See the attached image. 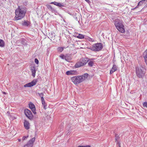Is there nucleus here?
<instances>
[{
    "label": "nucleus",
    "instance_id": "obj_1",
    "mask_svg": "<svg viewBox=\"0 0 147 147\" xmlns=\"http://www.w3.org/2000/svg\"><path fill=\"white\" fill-rule=\"evenodd\" d=\"M26 13L25 8L18 6L15 11L16 16L14 18L16 20H21L24 17Z\"/></svg>",
    "mask_w": 147,
    "mask_h": 147
},
{
    "label": "nucleus",
    "instance_id": "obj_2",
    "mask_svg": "<svg viewBox=\"0 0 147 147\" xmlns=\"http://www.w3.org/2000/svg\"><path fill=\"white\" fill-rule=\"evenodd\" d=\"M136 73L138 77L142 78L144 76L145 72L143 67L142 66H139L136 67Z\"/></svg>",
    "mask_w": 147,
    "mask_h": 147
},
{
    "label": "nucleus",
    "instance_id": "obj_3",
    "mask_svg": "<svg viewBox=\"0 0 147 147\" xmlns=\"http://www.w3.org/2000/svg\"><path fill=\"white\" fill-rule=\"evenodd\" d=\"M115 25L117 29L121 33H124L125 30L124 26L119 20H116L115 21Z\"/></svg>",
    "mask_w": 147,
    "mask_h": 147
},
{
    "label": "nucleus",
    "instance_id": "obj_4",
    "mask_svg": "<svg viewBox=\"0 0 147 147\" xmlns=\"http://www.w3.org/2000/svg\"><path fill=\"white\" fill-rule=\"evenodd\" d=\"M103 47L101 43H97L93 44L92 46H90L88 48L92 51H98L101 50Z\"/></svg>",
    "mask_w": 147,
    "mask_h": 147
},
{
    "label": "nucleus",
    "instance_id": "obj_5",
    "mask_svg": "<svg viewBox=\"0 0 147 147\" xmlns=\"http://www.w3.org/2000/svg\"><path fill=\"white\" fill-rule=\"evenodd\" d=\"M89 59L88 58H82L75 65V67L78 68L85 65L88 61Z\"/></svg>",
    "mask_w": 147,
    "mask_h": 147
},
{
    "label": "nucleus",
    "instance_id": "obj_6",
    "mask_svg": "<svg viewBox=\"0 0 147 147\" xmlns=\"http://www.w3.org/2000/svg\"><path fill=\"white\" fill-rule=\"evenodd\" d=\"M85 78V76H75L71 78V80L73 83L76 84L82 82Z\"/></svg>",
    "mask_w": 147,
    "mask_h": 147
},
{
    "label": "nucleus",
    "instance_id": "obj_7",
    "mask_svg": "<svg viewBox=\"0 0 147 147\" xmlns=\"http://www.w3.org/2000/svg\"><path fill=\"white\" fill-rule=\"evenodd\" d=\"M24 113L26 116L30 120H32L33 118V115L31 111L27 109H25L24 110Z\"/></svg>",
    "mask_w": 147,
    "mask_h": 147
},
{
    "label": "nucleus",
    "instance_id": "obj_8",
    "mask_svg": "<svg viewBox=\"0 0 147 147\" xmlns=\"http://www.w3.org/2000/svg\"><path fill=\"white\" fill-rule=\"evenodd\" d=\"M35 138L31 139L28 141L27 144L24 146V147H32L33 146L34 142L35 140Z\"/></svg>",
    "mask_w": 147,
    "mask_h": 147
},
{
    "label": "nucleus",
    "instance_id": "obj_9",
    "mask_svg": "<svg viewBox=\"0 0 147 147\" xmlns=\"http://www.w3.org/2000/svg\"><path fill=\"white\" fill-rule=\"evenodd\" d=\"M37 82L36 80H34L31 82L27 83L24 85V87H31L35 85Z\"/></svg>",
    "mask_w": 147,
    "mask_h": 147
},
{
    "label": "nucleus",
    "instance_id": "obj_10",
    "mask_svg": "<svg viewBox=\"0 0 147 147\" xmlns=\"http://www.w3.org/2000/svg\"><path fill=\"white\" fill-rule=\"evenodd\" d=\"M29 108L31 109L33 113L34 114H36V108L34 104L32 102H30L29 104Z\"/></svg>",
    "mask_w": 147,
    "mask_h": 147
},
{
    "label": "nucleus",
    "instance_id": "obj_11",
    "mask_svg": "<svg viewBox=\"0 0 147 147\" xmlns=\"http://www.w3.org/2000/svg\"><path fill=\"white\" fill-rule=\"evenodd\" d=\"M117 66L114 63L113 65V67L111 70H110V74H112L117 70Z\"/></svg>",
    "mask_w": 147,
    "mask_h": 147
},
{
    "label": "nucleus",
    "instance_id": "obj_12",
    "mask_svg": "<svg viewBox=\"0 0 147 147\" xmlns=\"http://www.w3.org/2000/svg\"><path fill=\"white\" fill-rule=\"evenodd\" d=\"M24 126L25 128L27 129H29L30 128V123L26 120H24Z\"/></svg>",
    "mask_w": 147,
    "mask_h": 147
},
{
    "label": "nucleus",
    "instance_id": "obj_13",
    "mask_svg": "<svg viewBox=\"0 0 147 147\" xmlns=\"http://www.w3.org/2000/svg\"><path fill=\"white\" fill-rule=\"evenodd\" d=\"M77 72L76 71L70 70L66 72V74L67 75H76Z\"/></svg>",
    "mask_w": 147,
    "mask_h": 147
},
{
    "label": "nucleus",
    "instance_id": "obj_14",
    "mask_svg": "<svg viewBox=\"0 0 147 147\" xmlns=\"http://www.w3.org/2000/svg\"><path fill=\"white\" fill-rule=\"evenodd\" d=\"M31 71L32 73V76L34 77L35 75L36 70L35 67L32 66L31 67Z\"/></svg>",
    "mask_w": 147,
    "mask_h": 147
},
{
    "label": "nucleus",
    "instance_id": "obj_15",
    "mask_svg": "<svg viewBox=\"0 0 147 147\" xmlns=\"http://www.w3.org/2000/svg\"><path fill=\"white\" fill-rule=\"evenodd\" d=\"M41 100L43 106V108L45 110L46 109V105H45V101L44 99L43 96H41Z\"/></svg>",
    "mask_w": 147,
    "mask_h": 147
},
{
    "label": "nucleus",
    "instance_id": "obj_16",
    "mask_svg": "<svg viewBox=\"0 0 147 147\" xmlns=\"http://www.w3.org/2000/svg\"><path fill=\"white\" fill-rule=\"evenodd\" d=\"M51 3L55 5H57V6L59 7H63L64 6L63 5L61 4V3L56 2H52Z\"/></svg>",
    "mask_w": 147,
    "mask_h": 147
},
{
    "label": "nucleus",
    "instance_id": "obj_17",
    "mask_svg": "<svg viewBox=\"0 0 147 147\" xmlns=\"http://www.w3.org/2000/svg\"><path fill=\"white\" fill-rule=\"evenodd\" d=\"M47 7L48 9L51 11L52 12H55V10L50 5H47Z\"/></svg>",
    "mask_w": 147,
    "mask_h": 147
},
{
    "label": "nucleus",
    "instance_id": "obj_18",
    "mask_svg": "<svg viewBox=\"0 0 147 147\" xmlns=\"http://www.w3.org/2000/svg\"><path fill=\"white\" fill-rule=\"evenodd\" d=\"M47 119L49 123L51 124L52 123V119L50 115L49 116L48 115L47 116Z\"/></svg>",
    "mask_w": 147,
    "mask_h": 147
},
{
    "label": "nucleus",
    "instance_id": "obj_19",
    "mask_svg": "<svg viewBox=\"0 0 147 147\" xmlns=\"http://www.w3.org/2000/svg\"><path fill=\"white\" fill-rule=\"evenodd\" d=\"M144 54H145V55L144 57L145 61L146 64L147 65V49L145 51Z\"/></svg>",
    "mask_w": 147,
    "mask_h": 147
},
{
    "label": "nucleus",
    "instance_id": "obj_20",
    "mask_svg": "<svg viewBox=\"0 0 147 147\" xmlns=\"http://www.w3.org/2000/svg\"><path fill=\"white\" fill-rule=\"evenodd\" d=\"M5 42L3 40L0 39V47H3L5 46Z\"/></svg>",
    "mask_w": 147,
    "mask_h": 147
},
{
    "label": "nucleus",
    "instance_id": "obj_21",
    "mask_svg": "<svg viewBox=\"0 0 147 147\" xmlns=\"http://www.w3.org/2000/svg\"><path fill=\"white\" fill-rule=\"evenodd\" d=\"M30 24V22L28 21H25L23 23L22 25L25 26H28Z\"/></svg>",
    "mask_w": 147,
    "mask_h": 147
},
{
    "label": "nucleus",
    "instance_id": "obj_22",
    "mask_svg": "<svg viewBox=\"0 0 147 147\" xmlns=\"http://www.w3.org/2000/svg\"><path fill=\"white\" fill-rule=\"evenodd\" d=\"M119 135L118 134H116L115 136V142H117V143L118 142H119L118 140H119Z\"/></svg>",
    "mask_w": 147,
    "mask_h": 147
},
{
    "label": "nucleus",
    "instance_id": "obj_23",
    "mask_svg": "<svg viewBox=\"0 0 147 147\" xmlns=\"http://www.w3.org/2000/svg\"><path fill=\"white\" fill-rule=\"evenodd\" d=\"M84 35L81 34H79L77 36V37L80 38L82 39L84 38Z\"/></svg>",
    "mask_w": 147,
    "mask_h": 147
},
{
    "label": "nucleus",
    "instance_id": "obj_24",
    "mask_svg": "<svg viewBox=\"0 0 147 147\" xmlns=\"http://www.w3.org/2000/svg\"><path fill=\"white\" fill-rule=\"evenodd\" d=\"M94 64V62L92 61H90L88 63V64L89 66L91 67L93 66Z\"/></svg>",
    "mask_w": 147,
    "mask_h": 147
},
{
    "label": "nucleus",
    "instance_id": "obj_25",
    "mask_svg": "<svg viewBox=\"0 0 147 147\" xmlns=\"http://www.w3.org/2000/svg\"><path fill=\"white\" fill-rule=\"evenodd\" d=\"M63 48L61 47H59L57 49V51L59 52H62L63 50Z\"/></svg>",
    "mask_w": 147,
    "mask_h": 147
},
{
    "label": "nucleus",
    "instance_id": "obj_26",
    "mask_svg": "<svg viewBox=\"0 0 147 147\" xmlns=\"http://www.w3.org/2000/svg\"><path fill=\"white\" fill-rule=\"evenodd\" d=\"M145 1H147L146 0H142L140 1L139 2V3H138V5H142V4L144 3V2Z\"/></svg>",
    "mask_w": 147,
    "mask_h": 147
},
{
    "label": "nucleus",
    "instance_id": "obj_27",
    "mask_svg": "<svg viewBox=\"0 0 147 147\" xmlns=\"http://www.w3.org/2000/svg\"><path fill=\"white\" fill-rule=\"evenodd\" d=\"M60 57L63 59H65V60L66 61H67L66 57L64 55H60Z\"/></svg>",
    "mask_w": 147,
    "mask_h": 147
},
{
    "label": "nucleus",
    "instance_id": "obj_28",
    "mask_svg": "<svg viewBox=\"0 0 147 147\" xmlns=\"http://www.w3.org/2000/svg\"><path fill=\"white\" fill-rule=\"evenodd\" d=\"M143 105L144 107L147 108V102H144L143 103Z\"/></svg>",
    "mask_w": 147,
    "mask_h": 147
},
{
    "label": "nucleus",
    "instance_id": "obj_29",
    "mask_svg": "<svg viewBox=\"0 0 147 147\" xmlns=\"http://www.w3.org/2000/svg\"><path fill=\"white\" fill-rule=\"evenodd\" d=\"M34 61H35V62L37 64H38V63H39V61H38V60L36 59V58H35V60H34Z\"/></svg>",
    "mask_w": 147,
    "mask_h": 147
},
{
    "label": "nucleus",
    "instance_id": "obj_30",
    "mask_svg": "<svg viewBox=\"0 0 147 147\" xmlns=\"http://www.w3.org/2000/svg\"><path fill=\"white\" fill-rule=\"evenodd\" d=\"M88 40L90 41L91 42H93L94 41V40L93 39L91 38L90 37L88 38Z\"/></svg>",
    "mask_w": 147,
    "mask_h": 147
},
{
    "label": "nucleus",
    "instance_id": "obj_31",
    "mask_svg": "<svg viewBox=\"0 0 147 147\" xmlns=\"http://www.w3.org/2000/svg\"><path fill=\"white\" fill-rule=\"evenodd\" d=\"M28 137V136H24L22 138V140H25Z\"/></svg>",
    "mask_w": 147,
    "mask_h": 147
},
{
    "label": "nucleus",
    "instance_id": "obj_32",
    "mask_svg": "<svg viewBox=\"0 0 147 147\" xmlns=\"http://www.w3.org/2000/svg\"><path fill=\"white\" fill-rule=\"evenodd\" d=\"M38 94L39 95V96L41 97V96H43V94L42 93H41L40 94L38 93Z\"/></svg>",
    "mask_w": 147,
    "mask_h": 147
},
{
    "label": "nucleus",
    "instance_id": "obj_33",
    "mask_svg": "<svg viewBox=\"0 0 147 147\" xmlns=\"http://www.w3.org/2000/svg\"><path fill=\"white\" fill-rule=\"evenodd\" d=\"M118 144V147H121L120 143L119 142L117 143Z\"/></svg>",
    "mask_w": 147,
    "mask_h": 147
},
{
    "label": "nucleus",
    "instance_id": "obj_34",
    "mask_svg": "<svg viewBox=\"0 0 147 147\" xmlns=\"http://www.w3.org/2000/svg\"><path fill=\"white\" fill-rule=\"evenodd\" d=\"M136 9V7L133 8H132L131 10H134L135 9Z\"/></svg>",
    "mask_w": 147,
    "mask_h": 147
},
{
    "label": "nucleus",
    "instance_id": "obj_35",
    "mask_svg": "<svg viewBox=\"0 0 147 147\" xmlns=\"http://www.w3.org/2000/svg\"><path fill=\"white\" fill-rule=\"evenodd\" d=\"M139 6V5H138H138L135 7L136 8H138V7Z\"/></svg>",
    "mask_w": 147,
    "mask_h": 147
},
{
    "label": "nucleus",
    "instance_id": "obj_36",
    "mask_svg": "<svg viewBox=\"0 0 147 147\" xmlns=\"http://www.w3.org/2000/svg\"><path fill=\"white\" fill-rule=\"evenodd\" d=\"M87 2H90L89 0H85Z\"/></svg>",
    "mask_w": 147,
    "mask_h": 147
},
{
    "label": "nucleus",
    "instance_id": "obj_37",
    "mask_svg": "<svg viewBox=\"0 0 147 147\" xmlns=\"http://www.w3.org/2000/svg\"><path fill=\"white\" fill-rule=\"evenodd\" d=\"M88 74H85V75L87 77L88 76Z\"/></svg>",
    "mask_w": 147,
    "mask_h": 147
},
{
    "label": "nucleus",
    "instance_id": "obj_38",
    "mask_svg": "<svg viewBox=\"0 0 147 147\" xmlns=\"http://www.w3.org/2000/svg\"><path fill=\"white\" fill-rule=\"evenodd\" d=\"M18 140L19 141V142H20L21 141V139H18Z\"/></svg>",
    "mask_w": 147,
    "mask_h": 147
},
{
    "label": "nucleus",
    "instance_id": "obj_39",
    "mask_svg": "<svg viewBox=\"0 0 147 147\" xmlns=\"http://www.w3.org/2000/svg\"><path fill=\"white\" fill-rule=\"evenodd\" d=\"M3 94H6V92H3Z\"/></svg>",
    "mask_w": 147,
    "mask_h": 147
},
{
    "label": "nucleus",
    "instance_id": "obj_40",
    "mask_svg": "<svg viewBox=\"0 0 147 147\" xmlns=\"http://www.w3.org/2000/svg\"><path fill=\"white\" fill-rule=\"evenodd\" d=\"M48 49H47V51H48Z\"/></svg>",
    "mask_w": 147,
    "mask_h": 147
},
{
    "label": "nucleus",
    "instance_id": "obj_41",
    "mask_svg": "<svg viewBox=\"0 0 147 147\" xmlns=\"http://www.w3.org/2000/svg\"><path fill=\"white\" fill-rule=\"evenodd\" d=\"M51 34L53 35V34L52 33Z\"/></svg>",
    "mask_w": 147,
    "mask_h": 147
},
{
    "label": "nucleus",
    "instance_id": "obj_42",
    "mask_svg": "<svg viewBox=\"0 0 147 147\" xmlns=\"http://www.w3.org/2000/svg\"><path fill=\"white\" fill-rule=\"evenodd\" d=\"M146 7H147V5L146 6Z\"/></svg>",
    "mask_w": 147,
    "mask_h": 147
}]
</instances>
